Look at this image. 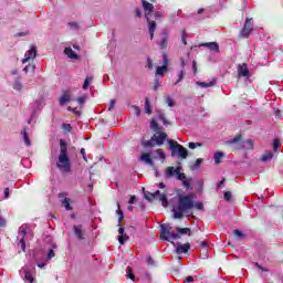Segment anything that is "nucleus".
I'll list each match as a JSON object with an SVG mask.
<instances>
[{
	"instance_id": "09e8293b",
	"label": "nucleus",
	"mask_w": 283,
	"mask_h": 283,
	"mask_svg": "<svg viewBox=\"0 0 283 283\" xmlns=\"http://www.w3.org/2000/svg\"><path fill=\"white\" fill-rule=\"evenodd\" d=\"M233 234H234L237 238H244V233H242V231H240V230H234V231H233Z\"/></svg>"
},
{
	"instance_id": "c756f323",
	"label": "nucleus",
	"mask_w": 283,
	"mask_h": 283,
	"mask_svg": "<svg viewBox=\"0 0 283 283\" xmlns=\"http://www.w3.org/2000/svg\"><path fill=\"white\" fill-rule=\"evenodd\" d=\"M145 112L146 114H151V104H149V97L145 98Z\"/></svg>"
},
{
	"instance_id": "1a4fd4ad",
	"label": "nucleus",
	"mask_w": 283,
	"mask_h": 283,
	"mask_svg": "<svg viewBox=\"0 0 283 283\" xmlns=\"http://www.w3.org/2000/svg\"><path fill=\"white\" fill-rule=\"evenodd\" d=\"M25 235H28V224H22L18 231V247H20L23 252H25Z\"/></svg>"
},
{
	"instance_id": "4468645a",
	"label": "nucleus",
	"mask_w": 283,
	"mask_h": 283,
	"mask_svg": "<svg viewBox=\"0 0 283 283\" xmlns=\"http://www.w3.org/2000/svg\"><path fill=\"white\" fill-rule=\"evenodd\" d=\"M73 231L77 238V240H85V232L83 231V226H74Z\"/></svg>"
},
{
	"instance_id": "7ed1b4c3",
	"label": "nucleus",
	"mask_w": 283,
	"mask_h": 283,
	"mask_svg": "<svg viewBox=\"0 0 283 283\" xmlns=\"http://www.w3.org/2000/svg\"><path fill=\"white\" fill-rule=\"evenodd\" d=\"M160 239L171 242V240H180V234L174 232L171 224L164 223L160 226Z\"/></svg>"
},
{
	"instance_id": "de8ad7c7",
	"label": "nucleus",
	"mask_w": 283,
	"mask_h": 283,
	"mask_svg": "<svg viewBox=\"0 0 283 283\" xmlns=\"http://www.w3.org/2000/svg\"><path fill=\"white\" fill-rule=\"evenodd\" d=\"M166 103H167L168 107H174V105H176V102H174V101L171 99V97H167V98H166Z\"/></svg>"
},
{
	"instance_id": "4d7b16f0",
	"label": "nucleus",
	"mask_w": 283,
	"mask_h": 283,
	"mask_svg": "<svg viewBox=\"0 0 283 283\" xmlns=\"http://www.w3.org/2000/svg\"><path fill=\"white\" fill-rule=\"evenodd\" d=\"M182 182H184V187H186V189H189V187H191V182L189 180H187V178L184 179Z\"/></svg>"
},
{
	"instance_id": "39448f33",
	"label": "nucleus",
	"mask_w": 283,
	"mask_h": 283,
	"mask_svg": "<svg viewBox=\"0 0 283 283\" xmlns=\"http://www.w3.org/2000/svg\"><path fill=\"white\" fill-rule=\"evenodd\" d=\"M168 143L170 145L172 157H176L177 155H179V158L186 159L187 156H189V151L187 150V148L178 144V142L170 139Z\"/></svg>"
},
{
	"instance_id": "864d4df0",
	"label": "nucleus",
	"mask_w": 283,
	"mask_h": 283,
	"mask_svg": "<svg viewBox=\"0 0 283 283\" xmlns=\"http://www.w3.org/2000/svg\"><path fill=\"white\" fill-rule=\"evenodd\" d=\"M62 127L65 132H72V125L70 124H63Z\"/></svg>"
},
{
	"instance_id": "4be33fe9",
	"label": "nucleus",
	"mask_w": 283,
	"mask_h": 283,
	"mask_svg": "<svg viewBox=\"0 0 283 283\" xmlns=\"http://www.w3.org/2000/svg\"><path fill=\"white\" fill-rule=\"evenodd\" d=\"M262 163H269L273 160V153L271 150H265L264 154L261 156Z\"/></svg>"
},
{
	"instance_id": "49530a36",
	"label": "nucleus",
	"mask_w": 283,
	"mask_h": 283,
	"mask_svg": "<svg viewBox=\"0 0 283 283\" xmlns=\"http://www.w3.org/2000/svg\"><path fill=\"white\" fill-rule=\"evenodd\" d=\"M159 120H163L164 125H169V122L165 118V114L163 113L159 114Z\"/></svg>"
},
{
	"instance_id": "a211bd4d",
	"label": "nucleus",
	"mask_w": 283,
	"mask_h": 283,
	"mask_svg": "<svg viewBox=\"0 0 283 283\" xmlns=\"http://www.w3.org/2000/svg\"><path fill=\"white\" fill-rule=\"evenodd\" d=\"M118 233H119V235H118L119 244H125V242H127V240H129V237L127 234H124L125 228L119 226Z\"/></svg>"
},
{
	"instance_id": "f3484780",
	"label": "nucleus",
	"mask_w": 283,
	"mask_h": 283,
	"mask_svg": "<svg viewBox=\"0 0 283 283\" xmlns=\"http://www.w3.org/2000/svg\"><path fill=\"white\" fill-rule=\"evenodd\" d=\"M142 163H145V165H150V167H154V160H151V154L149 153H143L140 155Z\"/></svg>"
},
{
	"instance_id": "3c124183",
	"label": "nucleus",
	"mask_w": 283,
	"mask_h": 283,
	"mask_svg": "<svg viewBox=\"0 0 283 283\" xmlns=\"http://www.w3.org/2000/svg\"><path fill=\"white\" fill-rule=\"evenodd\" d=\"M132 108L135 111L136 116H140V107L133 105Z\"/></svg>"
},
{
	"instance_id": "f03ea898",
	"label": "nucleus",
	"mask_w": 283,
	"mask_h": 283,
	"mask_svg": "<svg viewBox=\"0 0 283 283\" xmlns=\"http://www.w3.org/2000/svg\"><path fill=\"white\" fill-rule=\"evenodd\" d=\"M56 167L63 174H70L72 170V163L67 155V143L64 139L60 140V155L57 157Z\"/></svg>"
},
{
	"instance_id": "9b49d317",
	"label": "nucleus",
	"mask_w": 283,
	"mask_h": 283,
	"mask_svg": "<svg viewBox=\"0 0 283 283\" xmlns=\"http://www.w3.org/2000/svg\"><path fill=\"white\" fill-rule=\"evenodd\" d=\"M142 6L145 10V17L146 19L151 18V15L154 14V4L149 3L146 0H142Z\"/></svg>"
},
{
	"instance_id": "338daca9",
	"label": "nucleus",
	"mask_w": 283,
	"mask_h": 283,
	"mask_svg": "<svg viewBox=\"0 0 283 283\" xmlns=\"http://www.w3.org/2000/svg\"><path fill=\"white\" fill-rule=\"evenodd\" d=\"M0 227H6V219L0 218Z\"/></svg>"
},
{
	"instance_id": "72a5a7b5",
	"label": "nucleus",
	"mask_w": 283,
	"mask_h": 283,
	"mask_svg": "<svg viewBox=\"0 0 283 283\" xmlns=\"http://www.w3.org/2000/svg\"><path fill=\"white\" fill-rule=\"evenodd\" d=\"M150 128H153V130L156 132V134L160 132V127H158V123L154 119L150 122Z\"/></svg>"
},
{
	"instance_id": "0eeeda50",
	"label": "nucleus",
	"mask_w": 283,
	"mask_h": 283,
	"mask_svg": "<svg viewBox=\"0 0 283 283\" xmlns=\"http://www.w3.org/2000/svg\"><path fill=\"white\" fill-rule=\"evenodd\" d=\"M145 198L148 202H154V200L158 199L161 202L163 207H168L169 202L167 201V193L161 192L159 190L155 192H145Z\"/></svg>"
},
{
	"instance_id": "e433bc0d",
	"label": "nucleus",
	"mask_w": 283,
	"mask_h": 283,
	"mask_svg": "<svg viewBox=\"0 0 283 283\" xmlns=\"http://www.w3.org/2000/svg\"><path fill=\"white\" fill-rule=\"evenodd\" d=\"M23 88V85L21 84V81L17 80L13 84V90L21 91Z\"/></svg>"
},
{
	"instance_id": "79ce46f5",
	"label": "nucleus",
	"mask_w": 283,
	"mask_h": 283,
	"mask_svg": "<svg viewBox=\"0 0 283 283\" xmlns=\"http://www.w3.org/2000/svg\"><path fill=\"white\" fill-rule=\"evenodd\" d=\"M155 154H156L159 158H161V160H165V153H163V149H157V150L155 151Z\"/></svg>"
},
{
	"instance_id": "680f3d73",
	"label": "nucleus",
	"mask_w": 283,
	"mask_h": 283,
	"mask_svg": "<svg viewBox=\"0 0 283 283\" xmlns=\"http://www.w3.org/2000/svg\"><path fill=\"white\" fill-rule=\"evenodd\" d=\"M4 198L8 200L10 198V188L4 189Z\"/></svg>"
},
{
	"instance_id": "c03bdc74",
	"label": "nucleus",
	"mask_w": 283,
	"mask_h": 283,
	"mask_svg": "<svg viewBox=\"0 0 283 283\" xmlns=\"http://www.w3.org/2000/svg\"><path fill=\"white\" fill-rule=\"evenodd\" d=\"M223 198L224 200H227V202H229L232 198L231 191H226Z\"/></svg>"
},
{
	"instance_id": "8fccbe9b",
	"label": "nucleus",
	"mask_w": 283,
	"mask_h": 283,
	"mask_svg": "<svg viewBox=\"0 0 283 283\" xmlns=\"http://www.w3.org/2000/svg\"><path fill=\"white\" fill-rule=\"evenodd\" d=\"M114 107H116V99H111L108 112H112L114 109Z\"/></svg>"
},
{
	"instance_id": "dca6fc26",
	"label": "nucleus",
	"mask_w": 283,
	"mask_h": 283,
	"mask_svg": "<svg viewBox=\"0 0 283 283\" xmlns=\"http://www.w3.org/2000/svg\"><path fill=\"white\" fill-rule=\"evenodd\" d=\"M146 21L148 23L150 39H154V32H156V21L151 20V18H146Z\"/></svg>"
},
{
	"instance_id": "393cba45",
	"label": "nucleus",
	"mask_w": 283,
	"mask_h": 283,
	"mask_svg": "<svg viewBox=\"0 0 283 283\" xmlns=\"http://www.w3.org/2000/svg\"><path fill=\"white\" fill-rule=\"evenodd\" d=\"M64 54H66V56H69V59H73L75 61L78 59V55L76 53H74V51L71 48H65Z\"/></svg>"
},
{
	"instance_id": "6ab92c4d",
	"label": "nucleus",
	"mask_w": 283,
	"mask_h": 283,
	"mask_svg": "<svg viewBox=\"0 0 283 283\" xmlns=\"http://www.w3.org/2000/svg\"><path fill=\"white\" fill-rule=\"evenodd\" d=\"M238 74H239V76H249L250 72H249V66L247 65V63L239 64Z\"/></svg>"
},
{
	"instance_id": "f704fd0d",
	"label": "nucleus",
	"mask_w": 283,
	"mask_h": 283,
	"mask_svg": "<svg viewBox=\"0 0 283 283\" xmlns=\"http://www.w3.org/2000/svg\"><path fill=\"white\" fill-rule=\"evenodd\" d=\"M280 147H282V143L280 142V139H274V142H273V150L277 151V149H280Z\"/></svg>"
},
{
	"instance_id": "4c0bfd02",
	"label": "nucleus",
	"mask_w": 283,
	"mask_h": 283,
	"mask_svg": "<svg viewBox=\"0 0 283 283\" xmlns=\"http://www.w3.org/2000/svg\"><path fill=\"white\" fill-rule=\"evenodd\" d=\"M188 147L189 149H196V147H202V144L191 142L188 144Z\"/></svg>"
},
{
	"instance_id": "603ef678",
	"label": "nucleus",
	"mask_w": 283,
	"mask_h": 283,
	"mask_svg": "<svg viewBox=\"0 0 283 283\" xmlns=\"http://www.w3.org/2000/svg\"><path fill=\"white\" fill-rule=\"evenodd\" d=\"M85 101H87V96H82V97H78V98H77V103H78L80 105H83V104L85 103Z\"/></svg>"
},
{
	"instance_id": "e2e57ef3",
	"label": "nucleus",
	"mask_w": 283,
	"mask_h": 283,
	"mask_svg": "<svg viewBox=\"0 0 283 283\" xmlns=\"http://www.w3.org/2000/svg\"><path fill=\"white\" fill-rule=\"evenodd\" d=\"M160 81H158V80H155V86H154V90L156 91V90H158L159 87H160Z\"/></svg>"
},
{
	"instance_id": "052dcab7",
	"label": "nucleus",
	"mask_w": 283,
	"mask_h": 283,
	"mask_svg": "<svg viewBox=\"0 0 283 283\" xmlns=\"http://www.w3.org/2000/svg\"><path fill=\"white\" fill-rule=\"evenodd\" d=\"M81 154H82V157L85 160V163H87V155H85V148L81 149Z\"/></svg>"
},
{
	"instance_id": "ea45409f",
	"label": "nucleus",
	"mask_w": 283,
	"mask_h": 283,
	"mask_svg": "<svg viewBox=\"0 0 283 283\" xmlns=\"http://www.w3.org/2000/svg\"><path fill=\"white\" fill-rule=\"evenodd\" d=\"M163 59H164L163 67H166V70H168V67H169V60L167 59V54H164Z\"/></svg>"
},
{
	"instance_id": "a18cd8bd",
	"label": "nucleus",
	"mask_w": 283,
	"mask_h": 283,
	"mask_svg": "<svg viewBox=\"0 0 283 283\" xmlns=\"http://www.w3.org/2000/svg\"><path fill=\"white\" fill-rule=\"evenodd\" d=\"M69 28H71V30H78V23H76V22H69Z\"/></svg>"
},
{
	"instance_id": "6e6d98bb",
	"label": "nucleus",
	"mask_w": 283,
	"mask_h": 283,
	"mask_svg": "<svg viewBox=\"0 0 283 283\" xmlns=\"http://www.w3.org/2000/svg\"><path fill=\"white\" fill-rule=\"evenodd\" d=\"M147 264H148L149 266H154V264H156V261H154V259H153L151 256H149V258L147 259Z\"/></svg>"
},
{
	"instance_id": "c9c22d12",
	"label": "nucleus",
	"mask_w": 283,
	"mask_h": 283,
	"mask_svg": "<svg viewBox=\"0 0 283 283\" xmlns=\"http://www.w3.org/2000/svg\"><path fill=\"white\" fill-rule=\"evenodd\" d=\"M195 209H197L198 211H205V205H202V202L198 201L196 203H193Z\"/></svg>"
},
{
	"instance_id": "37998d69",
	"label": "nucleus",
	"mask_w": 283,
	"mask_h": 283,
	"mask_svg": "<svg viewBox=\"0 0 283 283\" xmlns=\"http://www.w3.org/2000/svg\"><path fill=\"white\" fill-rule=\"evenodd\" d=\"M187 30H182L181 42L187 45Z\"/></svg>"
},
{
	"instance_id": "20e7f679",
	"label": "nucleus",
	"mask_w": 283,
	"mask_h": 283,
	"mask_svg": "<svg viewBox=\"0 0 283 283\" xmlns=\"http://www.w3.org/2000/svg\"><path fill=\"white\" fill-rule=\"evenodd\" d=\"M165 140H167V133L157 132L149 140H144L142 145L143 147H156V145H164Z\"/></svg>"
},
{
	"instance_id": "bb28decb",
	"label": "nucleus",
	"mask_w": 283,
	"mask_h": 283,
	"mask_svg": "<svg viewBox=\"0 0 283 283\" xmlns=\"http://www.w3.org/2000/svg\"><path fill=\"white\" fill-rule=\"evenodd\" d=\"M197 84H198L199 87H213V85H216V80H212L209 83L198 82Z\"/></svg>"
},
{
	"instance_id": "ddd939ff",
	"label": "nucleus",
	"mask_w": 283,
	"mask_h": 283,
	"mask_svg": "<svg viewBox=\"0 0 283 283\" xmlns=\"http://www.w3.org/2000/svg\"><path fill=\"white\" fill-rule=\"evenodd\" d=\"M65 192L59 193V198L62 200V207L66 209V211H72V206H70V199H67Z\"/></svg>"
},
{
	"instance_id": "a19ab883",
	"label": "nucleus",
	"mask_w": 283,
	"mask_h": 283,
	"mask_svg": "<svg viewBox=\"0 0 283 283\" xmlns=\"http://www.w3.org/2000/svg\"><path fill=\"white\" fill-rule=\"evenodd\" d=\"M182 78H185V70L180 71L179 78H178V81L175 82V85H178V83H180L182 81Z\"/></svg>"
},
{
	"instance_id": "aec40b11",
	"label": "nucleus",
	"mask_w": 283,
	"mask_h": 283,
	"mask_svg": "<svg viewBox=\"0 0 283 283\" xmlns=\"http://www.w3.org/2000/svg\"><path fill=\"white\" fill-rule=\"evenodd\" d=\"M201 48H208L210 49L212 52H220V45H218L217 42H207L201 44Z\"/></svg>"
},
{
	"instance_id": "a878e982",
	"label": "nucleus",
	"mask_w": 283,
	"mask_h": 283,
	"mask_svg": "<svg viewBox=\"0 0 283 283\" xmlns=\"http://www.w3.org/2000/svg\"><path fill=\"white\" fill-rule=\"evenodd\" d=\"M177 233L180 235H191V229L189 228H176Z\"/></svg>"
},
{
	"instance_id": "c85d7f7f",
	"label": "nucleus",
	"mask_w": 283,
	"mask_h": 283,
	"mask_svg": "<svg viewBox=\"0 0 283 283\" xmlns=\"http://www.w3.org/2000/svg\"><path fill=\"white\" fill-rule=\"evenodd\" d=\"M221 158H224V153H222V151H217L216 154H214V163H216V165H220V159Z\"/></svg>"
},
{
	"instance_id": "5701e85b",
	"label": "nucleus",
	"mask_w": 283,
	"mask_h": 283,
	"mask_svg": "<svg viewBox=\"0 0 283 283\" xmlns=\"http://www.w3.org/2000/svg\"><path fill=\"white\" fill-rule=\"evenodd\" d=\"M70 101H72V95H70V92H65L60 97V105H65V103H70Z\"/></svg>"
},
{
	"instance_id": "412c9836",
	"label": "nucleus",
	"mask_w": 283,
	"mask_h": 283,
	"mask_svg": "<svg viewBox=\"0 0 283 283\" xmlns=\"http://www.w3.org/2000/svg\"><path fill=\"white\" fill-rule=\"evenodd\" d=\"M21 135L27 147H30V145H32V142H30V135L28 134V128H23L21 130Z\"/></svg>"
},
{
	"instance_id": "0e129e2a",
	"label": "nucleus",
	"mask_w": 283,
	"mask_h": 283,
	"mask_svg": "<svg viewBox=\"0 0 283 283\" xmlns=\"http://www.w3.org/2000/svg\"><path fill=\"white\" fill-rule=\"evenodd\" d=\"M192 70L195 74L198 72V66L196 64V61L192 62Z\"/></svg>"
},
{
	"instance_id": "2eb2a0df",
	"label": "nucleus",
	"mask_w": 283,
	"mask_h": 283,
	"mask_svg": "<svg viewBox=\"0 0 283 283\" xmlns=\"http://www.w3.org/2000/svg\"><path fill=\"white\" fill-rule=\"evenodd\" d=\"M189 249H191V244L186 243V244H177L176 248V253L177 255H182V253H188Z\"/></svg>"
},
{
	"instance_id": "13d9d810",
	"label": "nucleus",
	"mask_w": 283,
	"mask_h": 283,
	"mask_svg": "<svg viewBox=\"0 0 283 283\" xmlns=\"http://www.w3.org/2000/svg\"><path fill=\"white\" fill-rule=\"evenodd\" d=\"M117 216H124L123 210H120V203H117V210H116Z\"/></svg>"
},
{
	"instance_id": "5fc2aeb1",
	"label": "nucleus",
	"mask_w": 283,
	"mask_h": 283,
	"mask_svg": "<svg viewBox=\"0 0 283 283\" xmlns=\"http://www.w3.org/2000/svg\"><path fill=\"white\" fill-rule=\"evenodd\" d=\"M147 67L149 69V70H153L154 69V62L151 61V59H147Z\"/></svg>"
},
{
	"instance_id": "bf43d9fd",
	"label": "nucleus",
	"mask_w": 283,
	"mask_h": 283,
	"mask_svg": "<svg viewBox=\"0 0 283 283\" xmlns=\"http://www.w3.org/2000/svg\"><path fill=\"white\" fill-rule=\"evenodd\" d=\"M54 250H50L48 253V260H52V258H54Z\"/></svg>"
},
{
	"instance_id": "f257e3e1",
	"label": "nucleus",
	"mask_w": 283,
	"mask_h": 283,
	"mask_svg": "<svg viewBox=\"0 0 283 283\" xmlns=\"http://www.w3.org/2000/svg\"><path fill=\"white\" fill-rule=\"evenodd\" d=\"M193 195L179 196L178 203L172 209L175 220L182 219L184 213H189L193 209Z\"/></svg>"
},
{
	"instance_id": "423d86ee",
	"label": "nucleus",
	"mask_w": 283,
	"mask_h": 283,
	"mask_svg": "<svg viewBox=\"0 0 283 283\" xmlns=\"http://www.w3.org/2000/svg\"><path fill=\"white\" fill-rule=\"evenodd\" d=\"M242 140L241 135H237L233 139H230L227 142V145H237L235 149H253V140L248 139L243 143H240Z\"/></svg>"
},
{
	"instance_id": "2f4dec72",
	"label": "nucleus",
	"mask_w": 283,
	"mask_h": 283,
	"mask_svg": "<svg viewBox=\"0 0 283 283\" xmlns=\"http://www.w3.org/2000/svg\"><path fill=\"white\" fill-rule=\"evenodd\" d=\"M202 163H205V159L202 158L197 159L193 166H191L192 171L200 168V165H202Z\"/></svg>"
},
{
	"instance_id": "cd10ccee",
	"label": "nucleus",
	"mask_w": 283,
	"mask_h": 283,
	"mask_svg": "<svg viewBox=\"0 0 283 283\" xmlns=\"http://www.w3.org/2000/svg\"><path fill=\"white\" fill-rule=\"evenodd\" d=\"M126 276L129 277V280H132L133 282L136 280V276L134 275V270L130 266L126 269Z\"/></svg>"
},
{
	"instance_id": "58836bf2",
	"label": "nucleus",
	"mask_w": 283,
	"mask_h": 283,
	"mask_svg": "<svg viewBox=\"0 0 283 283\" xmlns=\"http://www.w3.org/2000/svg\"><path fill=\"white\" fill-rule=\"evenodd\" d=\"M93 78L92 77H86L84 81L83 90H87L90 87V83H92Z\"/></svg>"
},
{
	"instance_id": "f8f14e48",
	"label": "nucleus",
	"mask_w": 283,
	"mask_h": 283,
	"mask_svg": "<svg viewBox=\"0 0 283 283\" xmlns=\"http://www.w3.org/2000/svg\"><path fill=\"white\" fill-rule=\"evenodd\" d=\"M36 59V46L31 45L28 53L24 55V59L22 60V63H28V61Z\"/></svg>"
},
{
	"instance_id": "7c9ffc66",
	"label": "nucleus",
	"mask_w": 283,
	"mask_h": 283,
	"mask_svg": "<svg viewBox=\"0 0 283 283\" xmlns=\"http://www.w3.org/2000/svg\"><path fill=\"white\" fill-rule=\"evenodd\" d=\"M24 280H27L30 283L34 282V276H32V272L25 271L24 272Z\"/></svg>"
},
{
	"instance_id": "473e14b6",
	"label": "nucleus",
	"mask_w": 283,
	"mask_h": 283,
	"mask_svg": "<svg viewBox=\"0 0 283 283\" xmlns=\"http://www.w3.org/2000/svg\"><path fill=\"white\" fill-rule=\"evenodd\" d=\"M168 69H166V66H157V71L156 74H158L159 76H165V72H167Z\"/></svg>"
},
{
	"instance_id": "6e6552de",
	"label": "nucleus",
	"mask_w": 283,
	"mask_h": 283,
	"mask_svg": "<svg viewBox=\"0 0 283 283\" xmlns=\"http://www.w3.org/2000/svg\"><path fill=\"white\" fill-rule=\"evenodd\" d=\"M180 169H182V167L180 166H178L177 168L174 166L167 167L165 178L169 180V178H174V176H176L177 180H185L187 176L185 175V172H180Z\"/></svg>"
},
{
	"instance_id": "774afa93",
	"label": "nucleus",
	"mask_w": 283,
	"mask_h": 283,
	"mask_svg": "<svg viewBox=\"0 0 283 283\" xmlns=\"http://www.w3.org/2000/svg\"><path fill=\"white\" fill-rule=\"evenodd\" d=\"M186 282H193V276H187Z\"/></svg>"
},
{
	"instance_id": "9d476101",
	"label": "nucleus",
	"mask_w": 283,
	"mask_h": 283,
	"mask_svg": "<svg viewBox=\"0 0 283 283\" xmlns=\"http://www.w3.org/2000/svg\"><path fill=\"white\" fill-rule=\"evenodd\" d=\"M251 19H247L243 29L241 30V36L243 39H249L251 33L253 32V23Z\"/></svg>"
},
{
	"instance_id": "b1692460",
	"label": "nucleus",
	"mask_w": 283,
	"mask_h": 283,
	"mask_svg": "<svg viewBox=\"0 0 283 283\" xmlns=\"http://www.w3.org/2000/svg\"><path fill=\"white\" fill-rule=\"evenodd\" d=\"M169 41V35H167V33H163L161 34V41L159 42V46L161 50L167 49V43Z\"/></svg>"
},
{
	"instance_id": "69168bd1",
	"label": "nucleus",
	"mask_w": 283,
	"mask_h": 283,
	"mask_svg": "<svg viewBox=\"0 0 283 283\" xmlns=\"http://www.w3.org/2000/svg\"><path fill=\"white\" fill-rule=\"evenodd\" d=\"M28 34H30V33H28V32H20L18 34H15V36H28Z\"/></svg>"
}]
</instances>
